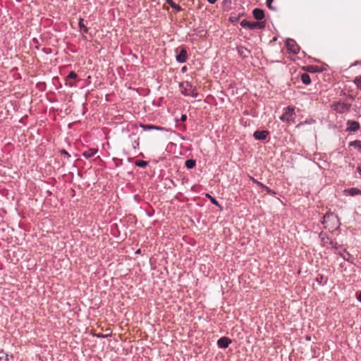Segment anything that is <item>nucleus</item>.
I'll use <instances>...</instances> for the list:
<instances>
[{"mask_svg":"<svg viewBox=\"0 0 361 361\" xmlns=\"http://www.w3.org/2000/svg\"><path fill=\"white\" fill-rule=\"evenodd\" d=\"M347 126L346 130L349 132H355L360 128V123L355 121H348Z\"/></svg>","mask_w":361,"mask_h":361,"instance_id":"7","label":"nucleus"},{"mask_svg":"<svg viewBox=\"0 0 361 361\" xmlns=\"http://www.w3.org/2000/svg\"><path fill=\"white\" fill-rule=\"evenodd\" d=\"M286 46L288 51L294 54H298L300 50V47L293 39H287L286 41Z\"/></svg>","mask_w":361,"mask_h":361,"instance_id":"5","label":"nucleus"},{"mask_svg":"<svg viewBox=\"0 0 361 361\" xmlns=\"http://www.w3.org/2000/svg\"><path fill=\"white\" fill-rule=\"evenodd\" d=\"M301 80L305 85H310L311 83V78L309 74L306 73L302 74Z\"/></svg>","mask_w":361,"mask_h":361,"instance_id":"17","label":"nucleus"},{"mask_svg":"<svg viewBox=\"0 0 361 361\" xmlns=\"http://www.w3.org/2000/svg\"><path fill=\"white\" fill-rule=\"evenodd\" d=\"M185 165L188 169H191L195 166L196 161L194 159H188L185 161Z\"/></svg>","mask_w":361,"mask_h":361,"instance_id":"19","label":"nucleus"},{"mask_svg":"<svg viewBox=\"0 0 361 361\" xmlns=\"http://www.w3.org/2000/svg\"><path fill=\"white\" fill-rule=\"evenodd\" d=\"M354 83L361 90V76L356 77L354 80Z\"/></svg>","mask_w":361,"mask_h":361,"instance_id":"25","label":"nucleus"},{"mask_svg":"<svg viewBox=\"0 0 361 361\" xmlns=\"http://www.w3.org/2000/svg\"><path fill=\"white\" fill-rule=\"evenodd\" d=\"M240 25L243 27H247L250 28V21H248L247 20H243L240 22Z\"/></svg>","mask_w":361,"mask_h":361,"instance_id":"27","label":"nucleus"},{"mask_svg":"<svg viewBox=\"0 0 361 361\" xmlns=\"http://www.w3.org/2000/svg\"><path fill=\"white\" fill-rule=\"evenodd\" d=\"M274 0H267V6H268V8L271 10H274V11H276V7H274L272 6V3H273Z\"/></svg>","mask_w":361,"mask_h":361,"instance_id":"29","label":"nucleus"},{"mask_svg":"<svg viewBox=\"0 0 361 361\" xmlns=\"http://www.w3.org/2000/svg\"><path fill=\"white\" fill-rule=\"evenodd\" d=\"M349 146L353 147L356 149L360 153H361V140H354L349 143Z\"/></svg>","mask_w":361,"mask_h":361,"instance_id":"15","label":"nucleus"},{"mask_svg":"<svg viewBox=\"0 0 361 361\" xmlns=\"http://www.w3.org/2000/svg\"><path fill=\"white\" fill-rule=\"evenodd\" d=\"M187 120V116L185 114H182L180 116V121L182 122H185Z\"/></svg>","mask_w":361,"mask_h":361,"instance_id":"34","label":"nucleus"},{"mask_svg":"<svg viewBox=\"0 0 361 361\" xmlns=\"http://www.w3.org/2000/svg\"><path fill=\"white\" fill-rule=\"evenodd\" d=\"M334 110L338 114H343L350 111L351 104L346 102L338 101L332 105Z\"/></svg>","mask_w":361,"mask_h":361,"instance_id":"4","label":"nucleus"},{"mask_svg":"<svg viewBox=\"0 0 361 361\" xmlns=\"http://www.w3.org/2000/svg\"><path fill=\"white\" fill-rule=\"evenodd\" d=\"M181 92L185 96H191L192 97H197V93L195 92V87L192 85L189 82H185L180 84Z\"/></svg>","mask_w":361,"mask_h":361,"instance_id":"2","label":"nucleus"},{"mask_svg":"<svg viewBox=\"0 0 361 361\" xmlns=\"http://www.w3.org/2000/svg\"><path fill=\"white\" fill-rule=\"evenodd\" d=\"M329 245H331V247L335 249L338 248V243L336 242H334L333 240H329Z\"/></svg>","mask_w":361,"mask_h":361,"instance_id":"33","label":"nucleus"},{"mask_svg":"<svg viewBox=\"0 0 361 361\" xmlns=\"http://www.w3.org/2000/svg\"><path fill=\"white\" fill-rule=\"evenodd\" d=\"M66 85L69 86L71 87H76V85L71 81H69L68 79L66 80Z\"/></svg>","mask_w":361,"mask_h":361,"instance_id":"31","label":"nucleus"},{"mask_svg":"<svg viewBox=\"0 0 361 361\" xmlns=\"http://www.w3.org/2000/svg\"><path fill=\"white\" fill-rule=\"evenodd\" d=\"M345 192H347L351 196L361 195V190L357 188H352L350 189L346 190Z\"/></svg>","mask_w":361,"mask_h":361,"instance_id":"16","label":"nucleus"},{"mask_svg":"<svg viewBox=\"0 0 361 361\" xmlns=\"http://www.w3.org/2000/svg\"><path fill=\"white\" fill-rule=\"evenodd\" d=\"M78 77V75L74 71H71L68 76L66 77V79H76Z\"/></svg>","mask_w":361,"mask_h":361,"instance_id":"26","label":"nucleus"},{"mask_svg":"<svg viewBox=\"0 0 361 361\" xmlns=\"http://www.w3.org/2000/svg\"><path fill=\"white\" fill-rule=\"evenodd\" d=\"M320 238H321V240L322 242V243L325 245L326 244H329V240H331L329 239V238L324 233H321L320 235H319Z\"/></svg>","mask_w":361,"mask_h":361,"instance_id":"21","label":"nucleus"},{"mask_svg":"<svg viewBox=\"0 0 361 361\" xmlns=\"http://www.w3.org/2000/svg\"><path fill=\"white\" fill-rule=\"evenodd\" d=\"M324 277L322 275H319L317 277L316 281L319 284H322L323 282Z\"/></svg>","mask_w":361,"mask_h":361,"instance_id":"32","label":"nucleus"},{"mask_svg":"<svg viewBox=\"0 0 361 361\" xmlns=\"http://www.w3.org/2000/svg\"><path fill=\"white\" fill-rule=\"evenodd\" d=\"M97 152V149H88L82 152V156L87 159L93 157Z\"/></svg>","mask_w":361,"mask_h":361,"instance_id":"14","label":"nucleus"},{"mask_svg":"<svg viewBox=\"0 0 361 361\" xmlns=\"http://www.w3.org/2000/svg\"><path fill=\"white\" fill-rule=\"evenodd\" d=\"M357 171H359V173L361 174V167L358 166L357 167Z\"/></svg>","mask_w":361,"mask_h":361,"instance_id":"41","label":"nucleus"},{"mask_svg":"<svg viewBox=\"0 0 361 361\" xmlns=\"http://www.w3.org/2000/svg\"><path fill=\"white\" fill-rule=\"evenodd\" d=\"M84 20L82 18H80L78 25L80 30V32L82 33H87L88 28L83 23Z\"/></svg>","mask_w":361,"mask_h":361,"instance_id":"18","label":"nucleus"},{"mask_svg":"<svg viewBox=\"0 0 361 361\" xmlns=\"http://www.w3.org/2000/svg\"><path fill=\"white\" fill-rule=\"evenodd\" d=\"M166 3L169 4L173 8L176 9V11H180L182 10L181 7L176 4L173 0H166Z\"/></svg>","mask_w":361,"mask_h":361,"instance_id":"20","label":"nucleus"},{"mask_svg":"<svg viewBox=\"0 0 361 361\" xmlns=\"http://www.w3.org/2000/svg\"><path fill=\"white\" fill-rule=\"evenodd\" d=\"M237 51H238V55L242 58V59H246V58H248L249 56L250 55V51L249 49H247V48L243 47V46H239L237 47Z\"/></svg>","mask_w":361,"mask_h":361,"instance_id":"10","label":"nucleus"},{"mask_svg":"<svg viewBox=\"0 0 361 361\" xmlns=\"http://www.w3.org/2000/svg\"><path fill=\"white\" fill-rule=\"evenodd\" d=\"M357 299L361 302V291H360L357 295Z\"/></svg>","mask_w":361,"mask_h":361,"instance_id":"37","label":"nucleus"},{"mask_svg":"<svg viewBox=\"0 0 361 361\" xmlns=\"http://www.w3.org/2000/svg\"><path fill=\"white\" fill-rule=\"evenodd\" d=\"M176 61L179 63H184L188 58V52L185 47H181L180 52L176 56Z\"/></svg>","mask_w":361,"mask_h":361,"instance_id":"6","label":"nucleus"},{"mask_svg":"<svg viewBox=\"0 0 361 361\" xmlns=\"http://www.w3.org/2000/svg\"><path fill=\"white\" fill-rule=\"evenodd\" d=\"M257 184L259 186H260L261 188H262L263 189H264V188L265 187V185H264L263 183H260V182H257Z\"/></svg>","mask_w":361,"mask_h":361,"instance_id":"38","label":"nucleus"},{"mask_svg":"<svg viewBox=\"0 0 361 361\" xmlns=\"http://www.w3.org/2000/svg\"><path fill=\"white\" fill-rule=\"evenodd\" d=\"M250 30H256V29H259V30H262V29H264L265 26H266V23L265 21H259V22H250Z\"/></svg>","mask_w":361,"mask_h":361,"instance_id":"11","label":"nucleus"},{"mask_svg":"<svg viewBox=\"0 0 361 361\" xmlns=\"http://www.w3.org/2000/svg\"><path fill=\"white\" fill-rule=\"evenodd\" d=\"M210 4H214L216 2L217 0H207Z\"/></svg>","mask_w":361,"mask_h":361,"instance_id":"39","label":"nucleus"},{"mask_svg":"<svg viewBox=\"0 0 361 361\" xmlns=\"http://www.w3.org/2000/svg\"><path fill=\"white\" fill-rule=\"evenodd\" d=\"M325 229L334 231L340 226V222L338 216L334 213H326L322 221Z\"/></svg>","mask_w":361,"mask_h":361,"instance_id":"1","label":"nucleus"},{"mask_svg":"<svg viewBox=\"0 0 361 361\" xmlns=\"http://www.w3.org/2000/svg\"><path fill=\"white\" fill-rule=\"evenodd\" d=\"M181 71H182L183 72H185V71H186V67H185V66L183 67V68H182V69H181Z\"/></svg>","mask_w":361,"mask_h":361,"instance_id":"40","label":"nucleus"},{"mask_svg":"<svg viewBox=\"0 0 361 361\" xmlns=\"http://www.w3.org/2000/svg\"><path fill=\"white\" fill-rule=\"evenodd\" d=\"M140 127L141 128H142L145 131L150 130H157L161 131V130H164V128H162V127L157 126H154V125H150V124L140 123Z\"/></svg>","mask_w":361,"mask_h":361,"instance_id":"13","label":"nucleus"},{"mask_svg":"<svg viewBox=\"0 0 361 361\" xmlns=\"http://www.w3.org/2000/svg\"><path fill=\"white\" fill-rule=\"evenodd\" d=\"M264 189L267 191V192L268 194H270V195H274V194H276V192H275L274 190H271V189H270L269 188L267 187L266 185H265V187L264 188Z\"/></svg>","mask_w":361,"mask_h":361,"instance_id":"30","label":"nucleus"},{"mask_svg":"<svg viewBox=\"0 0 361 361\" xmlns=\"http://www.w3.org/2000/svg\"><path fill=\"white\" fill-rule=\"evenodd\" d=\"M206 196L211 200V202L215 204V205H217V206H219L217 200L213 197L212 195H210L209 194H207Z\"/></svg>","mask_w":361,"mask_h":361,"instance_id":"28","label":"nucleus"},{"mask_svg":"<svg viewBox=\"0 0 361 361\" xmlns=\"http://www.w3.org/2000/svg\"><path fill=\"white\" fill-rule=\"evenodd\" d=\"M349 98H350V100H352V101H353V100H354V97H353L352 95H350V96H349Z\"/></svg>","mask_w":361,"mask_h":361,"instance_id":"42","label":"nucleus"},{"mask_svg":"<svg viewBox=\"0 0 361 361\" xmlns=\"http://www.w3.org/2000/svg\"><path fill=\"white\" fill-rule=\"evenodd\" d=\"M98 337H104L105 336L104 335H100V336H97Z\"/></svg>","mask_w":361,"mask_h":361,"instance_id":"45","label":"nucleus"},{"mask_svg":"<svg viewBox=\"0 0 361 361\" xmlns=\"http://www.w3.org/2000/svg\"><path fill=\"white\" fill-rule=\"evenodd\" d=\"M60 152L61 154H65L68 157H70V154L65 149H61Z\"/></svg>","mask_w":361,"mask_h":361,"instance_id":"35","label":"nucleus"},{"mask_svg":"<svg viewBox=\"0 0 361 361\" xmlns=\"http://www.w3.org/2000/svg\"><path fill=\"white\" fill-rule=\"evenodd\" d=\"M252 14L254 18L259 21H261L264 18V12L262 9L260 8H255L252 11Z\"/></svg>","mask_w":361,"mask_h":361,"instance_id":"12","label":"nucleus"},{"mask_svg":"<svg viewBox=\"0 0 361 361\" xmlns=\"http://www.w3.org/2000/svg\"><path fill=\"white\" fill-rule=\"evenodd\" d=\"M347 255L348 257H346L345 256H343V259L347 260V261H350V258L351 257V255L349 253H347Z\"/></svg>","mask_w":361,"mask_h":361,"instance_id":"36","label":"nucleus"},{"mask_svg":"<svg viewBox=\"0 0 361 361\" xmlns=\"http://www.w3.org/2000/svg\"><path fill=\"white\" fill-rule=\"evenodd\" d=\"M139 145V142L136 141L135 143V145Z\"/></svg>","mask_w":361,"mask_h":361,"instance_id":"44","label":"nucleus"},{"mask_svg":"<svg viewBox=\"0 0 361 361\" xmlns=\"http://www.w3.org/2000/svg\"><path fill=\"white\" fill-rule=\"evenodd\" d=\"M0 361H9L8 355L4 350L0 351Z\"/></svg>","mask_w":361,"mask_h":361,"instance_id":"22","label":"nucleus"},{"mask_svg":"<svg viewBox=\"0 0 361 361\" xmlns=\"http://www.w3.org/2000/svg\"><path fill=\"white\" fill-rule=\"evenodd\" d=\"M269 134L267 130H257L254 133L253 137L255 140H264Z\"/></svg>","mask_w":361,"mask_h":361,"instance_id":"9","label":"nucleus"},{"mask_svg":"<svg viewBox=\"0 0 361 361\" xmlns=\"http://www.w3.org/2000/svg\"><path fill=\"white\" fill-rule=\"evenodd\" d=\"M243 13H240L238 14V16L236 15H231L229 18V20L232 23H236L238 21V20L240 19V16H243Z\"/></svg>","mask_w":361,"mask_h":361,"instance_id":"24","label":"nucleus"},{"mask_svg":"<svg viewBox=\"0 0 361 361\" xmlns=\"http://www.w3.org/2000/svg\"><path fill=\"white\" fill-rule=\"evenodd\" d=\"M135 164L137 166H139L141 168H145L147 166L148 162L145 161H142V160H137L135 161Z\"/></svg>","mask_w":361,"mask_h":361,"instance_id":"23","label":"nucleus"},{"mask_svg":"<svg viewBox=\"0 0 361 361\" xmlns=\"http://www.w3.org/2000/svg\"><path fill=\"white\" fill-rule=\"evenodd\" d=\"M253 181H254V183H257V182H258L257 180H255V179H253Z\"/></svg>","mask_w":361,"mask_h":361,"instance_id":"46","label":"nucleus"},{"mask_svg":"<svg viewBox=\"0 0 361 361\" xmlns=\"http://www.w3.org/2000/svg\"><path fill=\"white\" fill-rule=\"evenodd\" d=\"M139 145V142L136 141L135 143V145Z\"/></svg>","mask_w":361,"mask_h":361,"instance_id":"43","label":"nucleus"},{"mask_svg":"<svg viewBox=\"0 0 361 361\" xmlns=\"http://www.w3.org/2000/svg\"><path fill=\"white\" fill-rule=\"evenodd\" d=\"M232 341L228 337L224 336L217 341V345L220 348H226Z\"/></svg>","mask_w":361,"mask_h":361,"instance_id":"8","label":"nucleus"},{"mask_svg":"<svg viewBox=\"0 0 361 361\" xmlns=\"http://www.w3.org/2000/svg\"><path fill=\"white\" fill-rule=\"evenodd\" d=\"M295 113L293 107L288 106L284 109V112L280 116V119L284 122L293 123L295 121Z\"/></svg>","mask_w":361,"mask_h":361,"instance_id":"3","label":"nucleus"}]
</instances>
